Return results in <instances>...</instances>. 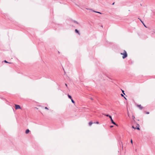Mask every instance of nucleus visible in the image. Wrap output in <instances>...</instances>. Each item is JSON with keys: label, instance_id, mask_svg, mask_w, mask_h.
<instances>
[{"label": "nucleus", "instance_id": "13", "mask_svg": "<svg viewBox=\"0 0 155 155\" xmlns=\"http://www.w3.org/2000/svg\"><path fill=\"white\" fill-rule=\"evenodd\" d=\"M92 124V123L91 122H90L89 123V125H90V126H91Z\"/></svg>", "mask_w": 155, "mask_h": 155}, {"label": "nucleus", "instance_id": "4", "mask_svg": "<svg viewBox=\"0 0 155 155\" xmlns=\"http://www.w3.org/2000/svg\"><path fill=\"white\" fill-rule=\"evenodd\" d=\"M138 127H134V126H132V127L134 129H137L138 130H140V128L139 127V125L138 124Z\"/></svg>", "mask_w": 155, "mask_h": 155}, {"label": "nucleus", "instance_id": "14", "mask_svg": "<svg viewBox=\"0 0 155 155\" xmlns=\"http://www.w3.org/2000/svg\"><path fill=\"white\" fill-rule=\"evenodd\" d=\"M121 96L123 97L126 99V98L124 97V96L122 94H121Z\"/></svg>", "mask_w": 155, "mask_h": 155}, {"label": "nucleus", "instance_id": "7", "mask_svg": "<svg viewBox=\"0 0 155 155\" xmlns=\"http://www.w3.org/2000/svg\"><path fill=\"white\" fill-rule=\"evenodd\" d=\"M29 130L28 129L27 130H26V131H25V133L26 134H27L28 133H29Z\"/></svg>", "mask_w": 155, "mask_h": 155}, {"label": "nucleus", "instance_id": "19", "mask_svg": "<svg viewBox=\"0 0 155 155\" xmlns=\"http://www.w3.org/2000/svg\"><path fill=\"white\" fill-rule=\"evenodd\" d=\"M130 142H131V143H132V144L133 143V141H132V140H131Z\"/></svg>", "mask_w": 155, "mask_h": 155}, {"label": "nucleus", "instance_id": "28", "mask_svg": "<svg viewBox=\"0 0 155 155\" xmlns=\"http://www.w3.org/2000/svg\"><path fill=\"white\" fill-rule=\"evenodd\" d=\"M114 2L113 3L112 5H114Z\"/></svg>", "mask_w": 155, "mask_h": 155}, {"label": "nucleus", "instance_id": "3", "mask_svg": "<svg viewBox=\"0 0 155 155\" xmlns=\"http://www.w3.org/2000/svg\"><path fill=\"white\" fill-rule=\"evenodd\" d=\"M15 108L16 109H21L20 106L18 105H15Z\"/></svg>", "mask_w": 155, "mask_h": 155}, {"label": "nucleus", "instance_id": "27", "mask_svg": "<svg viewBox=\"0 0 155 155\" xmlns=\"http://www.w3.org/2000/svg\"><path fill=\"white\" fill-rule=\"evenodd\" d=\"M140 21L141 22H142V21L141 20H140Z\"/></svg>", "mask_w": 155, "mask_h": 155}, {"label": "nucleus", "instance_id": "5", "mask_svg": "<svg viewBox=\"0 0 155 155\" xmlns=\"http://www.w3.org/2000/svg\"><path fill=\"white\" fill-rule=\"evenodd\" d=\"M75 32L76 33L78 34L79 35H80V33L77 29H75Z\"/></svg>", "mask_w": 155, "mask_h": 155}, {"label": "nucleus", "instance_id": "17", "mask_svg": "<svg viewBox=\"0 0 155 155\" xmlns=\"http://www.w3.org/2000/svg\"><path fill=\"white\" fill-rule=\"evenodd\" d=\"M122 92H123V93L125 95V94L124 93V91L122 90Z\"/></svg>", "mask_w": 155, "mask_h": 155}, {"label": "nucleus", "instance_id": "26", "mask_svg": "<svg viewBox=\"0 0 155 155\" xmlns=\"http://www.w3.org/2000/svg\"><path fill=\"white\" fill-rule=\"evenodd\" d=\"M90 99H91V100H93V99H92V98H90Z\"/></svg>", "mask_w": 155, "mask_h": 155}, {"label": "nucleus", "instance_id": "1", "mask_svg": "<svg viewBox=\"0 0 155 155\" xmlns=\"http://www.w3.org/2000/svg\"><path fill=\"white\" fill-rule=\"evenodd\" d=\"M120 54L123 55L122 58L123 59H124L126 58L127 56V53L126 51L125 50H124V53H120Z\"/></svg>", "mask_w": 155, "mask_h": 155}, {"label": "nucleus", "instance_id": "10", "mask_svg": "<svg viewBox=\"0 0 155 155\" xmlns=\"http://www.w3.org/2000/svg\"><path fill=\"white\" fill-rule=\"evenodd\" d=\"M93 11L94 12H96V13H99L100 14H101V13L99 12H96V11Z\"/></svg>", "mask_w": 155, "mask_h": 155}, {"label": "nucleus", "instance_id": "21", "mask_svg": "<svg viewBox=\"0 0 155 155\" xmlns=\"http://www.w3.org/2000/svg\"><path fill=\"white\" fill-rule=\"evenodd\" d=\"M113 127V126L111 125V126H110V127L111 128H112V127Z\"/></svg>", "mask_w": 155, "mask_h": 155}, {"label": "nucleus", "instance_id": "9", "mask_svg": "<svg viewBox=\"0 0 155 155\" xmlns=\"http://www.w3.org/2000/svg\"><path fill=\"white\" fill-rule=\"evenodd\" d=\"M104 115H105V116H106L107 117H109V118H110V116H111L109 115V114H104Z\"/></svg>", "mask_w": 155, "mask_h": 155}, {"label": "nucleus", "instance_id": "25", "mask_svg": "<svg viewBox=\"0 0 155 155\" xmlns=\"http://www.w3.org/2000/svg\"><path fill=\"white\" fill-rule=\"evenodd\" d=\"M65 85H66V87H67V84H65Z\"/></svg>", "mask_w": 155, "mask_h": 155}, {"label": "nucleus", "instance_id": "22", "mask_svg": "<svg viewBox=\"0 0 155 155\" xmlns=\"http://www.w3.org/2000/svg\"><path fill=\"white\" fill-rule=\"evenodd\" d=\"M149 112H147L146 113V114H149Z\"/></svg>", "mask_w": 155, "mask_h": 155}, {"label": "nucleus", "instance_id": "29", "mask_svg": "<svg viewBox=\"0 0 155 155\" xmlns=\"http://www.w3.org/2000/svg\"><path fill=\"white\" fill-rule=\"evenodd\" d=\"M142 22L143 24V21H142V22Z\"/></svg>", "mask_w": 155, "mask_h": 155}, {"label": "nucleus", "instance_id": "24", "mask_svg": "<svg viewBox=\"0 0 155 155\" xmlns=\"http://www.w3.org/2000/svg\"><path fill=\"white\" fill-rule=\"evenodd\" d=\"M144 27H146V26L145 25H144Z\"/></svg>", "mask_w": 155, "mask_h": 155}, {"label": "nucleus", "instance_id": "12", "mask_svg": "<svg viewBox=\"0 0 155 155\" xmlns=\"http://www.w3.org/2000/svg\"><path fill=\"white\" fill-rule=\"evenodd\" d=\"M71 102H72V103H73V104H74L75 103L74 101L72 99H71Z\"/></svg>", "mask_w": 155, "mask_h": 155}, {"label": "nucleus", "instance_id": "16", "mask_svg": "<svg viewBox=\"0 0 155 155\" xmlns=\"http://www.w3.org/2000/svg\"><path fill=\"white\" fill-rule=\"evenodd\" d=\"M4 61L5 63H8V62L6 60H5Z\"/></svg>", "mask_w": 155, "mask_h": 155}, {"label": "nucleus", "instance_id": "2", "mask_svg": "<svg viewBox=\"0 0 155 155\" xmlns=\"http://www.w3.org/2000/svg\"><path fill=\"white\" fill-rule=\"evenodd\" d=\"M110 119L111 121V123L113 124L114 125H115L116 126H117V124L113 120L111 116L110 117Z\"/></svg>", "mask_w": 155, "mask_h": 155}, {"label": "nucleus", "instance_id": "20", "mask_svg": "<svg viewBox=\"0 0 155 155\" xmlns=\"http://www.w3.org/2000/svg\"><path fill=\"white\" fill-rule=\"evenodd\" d=\"M95 123L97 124H99V123L98 122V121H97Z\"/></svg>", "mask_w": 155, "mask_h": 155}, {"label": "nucleus", "instance_id": "23", "mask_svg": "<svg viewBox=\"0 0 155 155\" xmlns=\"http://www.w3.org/2000/svg\"><path fill=\"white\" fill-rule=\"evenodd\" d=\"M127 114H128V116L129 117V114L128 112Z\"/></svg>", "mask_w": 155, "mask_h": 155}, {"label": "nucleus", "instance_id": "8", "mask_svg": "<svg viewBox=\"0 0 155 155\" xmlns=\"http://www.w3.org/2000/svg\"><path fill=\"white\" fill-rule=\"evenodd\" d=\"M68 98H70V99H71H71H72V97H71V96H70V95H69V94H68Z\"/></svg>", "mask_w": 155, "mask_h": 155}, {"label": "nucleus", "instance_id": "15", "mask_svg": "<svg viewBox=\"0 0 155 155\" xmlns=\"http://www.w3.org/2000/svg\"><path fill=\"white\" fill-rule=\"evenodd\" d=\"M132 118H133V119H135V117H134V115H133L132 116Z\"/></svg>", "mask_w": 155, "mask_h": 155}, {"label": "nucleus", "instance_id": "18", "mask_svg": "<svg viewBox=\"0 0 155 155\" xmlns=\"http://www.w3.org/2000/svg\"><path fill=\"white\" fill-rule=\"evenodd\" d=\"M45 108L46 109L48 110V109L47 107H45Z\"/></svg>", "mask_w": 155, "mask_h": 155}, {"label": "nucleus", "instance_id": "11", "mask_svg": "<svg viewBox=\"0 0 155 155\" xmlns=\"http://www.w3.org/2000/svg\"><path fill=\"white\" fill-rule=\"evenodd\" d=\"M73 21V22L74 23H76L77 24H78V22L77 21H75V20Z\"/></svg>", "mask_w": 155, "mask_h": 155}, {"label": "nucleus", "instance_id": "6", "mask_svg": "<svg viewBox=\"0 0 155 155\" xmlns=\"http://www.w3.org/2000/svg\"><path fill=\"white\" fill-rule=\"evenodd\" d=\"M137 106L140 109L142 110L143 107L141 106V105H137Z\"/></svg>", "mask_w": 155, "mask_h": 155}]
</instances>
